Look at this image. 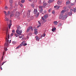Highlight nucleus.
I'll return each mask as SVG.
<instances>
[{"label":"nucleus","mask_w":76,"mask_h":76,"mask_svg":"<svg viewBox=\"0 0 76 76\" xmlns=\"http://www.w3.org/2000/svg\"><path fill=\"white\" fill-rule=\"evenodd\" d=\"M9 39V35H8L7 36V38H6V42L5 43V46L6 47V46L7 47H8L9 46V45L8 44L9 43V40L8 39Z\"/></svg>","instance_id":"1"},{"label":"nucleus","mask_w":76,"mask_h":76,"mask_svg":"<svg viewBox=\"0 0 76 76\" xmlns=\"http://www.w3.org/2000/svg\"><path fill=\"white\" fill-rule=\"evenodd\" d=\"M67 15L63 16V15L60 14L59 16V18L60 19H66L67 18Z\"/></svg>","instance_id":"2"},{"label":"nucleus","mask_w":76,"mask_h":76,"mask_svg":"<svg viewBox=\"0 0 76 76\" xmlns=\"http://www.w3.org/2000/svg\"><path fill=\"white\" fill-rule=\"evenodd\" d=\"M16 33L17 34H19V35H21L22 30H17L16 31Z\"/></svg>","instance_id":"3"},{"label":"nucleus","mask_w":76,"mask_h":76,"mask_svg":"<svg viewBox=\"0 0 76 76\" xmlns=\"http://www.w3.org/2000/svg\"><path fill=\"white\" fill-rule=\"evenodd\" d=\"M30 29H31L32 31H33L34 30V28H33L32 26H29L27 29V33L29 32Z\"/></svg>","instance_id":"4"},{"label":"nucleus","mask_w":76,"mask_h":76,"mask_svg":"<svg viewBox=\"0 0 76 76\" xmlns=\"http://www.w3.org/2000/svg\"><path fill=\"white\" fill-rule=\"evenodd\" d=\"M20 15V14L18 11H17L16 13V15L15 16V17L16 18H18L19 17V16Z\"/></svg>","instance_id":"5"},{"label":"nucleus","mask_w":76,"mask_h":76,"mask_svg":"<svg viewBox=\"0 0 76 76\" xmlns=\"http://www.w3.org/2000/svg\"><path fill=\"white\" fill-rule=\"evenodd\" d=\"M25 41H23L22 42V43L21 44H20V45H19L18 46V47H17L16 48V49H18V48H20V47H21V46H22L23 44L24 43H25Z\"/></svg>","instance_id":"6"},{"label":"nucleus","mask_w":76,"mask_h":76,"mask_svg":"<svg viewBox=\"0 0 76 76\" xmlns=\"http://www.w3.org/2000/svg\"><path fill=\"white\" fill-rule=\"evenodd\" d=\"M10 5V6H12L14 2L13 0H9Z\"/></svg>","instance_id":"7"},{"label":"nucleus","mask_w":76,"mask_h":76,"mask_svg":"<svg viewBox=\"0 0 76 76\" xmlns=\"http://www.w3.org/2000/svg\"><path fill=\"white\" fill-rule=\"evenodd\" d=\"M4 12L5 14V15H7V16L9 15L10 14V11H8L7 14V12L6 11H4Z\"/></svg>","instance_id":"8"},{"label":"nucleus","mask_w":76,"mask_h":76,"mask_svg":"<svg viewBox=\"0 0 76 76\" xmlns=\"http://www.w3.org/2000/svg\"><path fill=\"white\" fill-rule=\"evenodd\" d=\"M27 16L28 17V18H29L30 17V11H29V10L27 12Z\"/></svg>","instance_id":"9"},{"label":"nucleus","mask_w":76,"mask_h":76,"mask_svg":"<svg viewBox=\"0 0 76 76\" xmlns=\"http://www.w3.org/2000/svg\"><path fill=\"white\" fill-rule=\"evenodd\" d=\"M66 10H62L61 11V12L60 14L63 15L64 14L65 12H66Z\"/></svg>","instance_id":"10"},{"label":"nucleus","mask_w":76,"mask_h":76,"mask_svg":"<svg viewBox=\"0 0 76 76\" xmlns=\"http://www.w3.org/2000/svg\"><path fill=\"white\" fill-rule=\"evenodd\" d=\"M48 17V14L45 15L44 17L43 18H44V19H46Z\"/></svg>","instance_id":"11"},{"label":"nucleus","mask_w":76,"mask_h":76,"mask_svg":"<svg viewBox=\"0 0 76 76\" xmlns=\"http://www.w3.org/2000/svg\"><path fill=\"white\" fill-rule=\"evenodd\" d=\"M37 12V9H34V13L35 14H36Z\"/></svg>","instance_id":"12"},{"label":"nucleus","mask_w":76,"mask_h":76,"mask_svg":"<svg viewBox=\"0 0 76 76\" xmlns=\"http://www.w3.org/2000/svg\"><path fill=\"white\" fill-rule=\"evenodd\" d=\"M43 6H46L47 5V3L45 2V1H44L43 2Z\"/></svg>","instance_id":"13"},{"label":"nucleus","mask_w":76,"mask_h":76,"mask_svg":"<svg viewBox=\"0 0 76 76\" xmlns=\"http://www.w3.org/2000/svg\"><path fill=\"white\" fill-rule=\"evenodd\" d=\"M62 3L61 1H58L57 2V4L60 5Z\"/></svg>","instance_id":"14"},{"label":"nucleus","mask_w":76,"mask_h":76,"mask_svg":"<svg viewBox=\"0 0 76 76\" xmlns=\"http://www.w3.org/2000/svg\"><path fill=\"white\" fill-rule=\"evenodd\" d=\"M35 38L37 41H39L40 38H39L38 36H35Z\"/></svg>","instance_id":"15"},{"label":"nucleus","mask_w":76,"mask_h":76,"mask_svg":"<svg viewBox=\"0 0 76 76\" xmlns=\"http://www.w3.org/2000/svg\"><path fill=\"white\" fill-rule=\"evenodd\" d=\"M68 14L69 16H71L72 14V12H68Z\"/></svg>","instance_id":"16"},{"label":"nucleus","mask_w":76,"mask_h":76,"mask_svg":"<svg viewBox=\"0 0 76 76\" xmlns=\"http://www.w3.org/2000/svg\"><path fill=\"white\" fill-rule=\"evenodd\" d=\"M15 15V14L14 13H12V14H11L10 15V18H11V17H12L14 16Z\"/></svg>","instance_id":"17"},{"label":"nucleus","mask_w":76,"mask_h":76,"mask_svg":"<svg viewBox=\"0 0 76 76\" xmlns=\"http://www.w3.org/2000/svg\"><path fill=\"white\" fill-rule=\"evenodd\" d=\"M5 20L6 21L8 22L9 21V19L6 17L5 19Z\"/></svg>","instance_id":"18"},{"label":"nucleus","mask_w":76,"mask_h":76,"mask_svg":"<svg viewBox=\"0 0 76 76\" xmlns=\"http://www.w3.org/2000/svg\"><path fill=\"white\" fill-rule=\"evenodd\" d=\"M53 0H49V1H48V3H50L53 2Z\"/></svg>","instance_id":"19"},{"label":"nucleus","mask_w":76,"mask_h":76,"mask_svg":"<svg viewBox=\"0 0 76 76\" xmlns=\"http://www.w3.org/2000/svg\"><path fill=\"white\" fill-rule=\"evenodd\" d=\"M31 7L32 8H34L35 6V4L33 3H32L31 4Z\"/></svg>","instance_id":"20"},{"label":"nucleus","mask_w":76,"mask_h":76,"mask_svg":"<svg viewBox=\"0 0 76 76\" xmlns=\"http://www.w3.org/2000/svg\"><path fill=\"white\" fill-rule=\"evenodd\" d=\"M10 7H11L10 8V10H11L12 9H13V5H12V6H10Z\"/></svg>","instance_id":"21"},{"label":"nucleus","mask_w":76,"mask_h":76,"mask_svg":"<svg viewBox=\"0 0 76 76\" xmlns=\"http://www.w3.org/2000/svg\"><path fill=\"white\" fill-rule=\"evenodd\" d=\"M70 3V1H67L66 2V5L69 4Z\"/></svg>","instance_id":"22"},{"label":"nucleus","mask_w":76,"mask_h":76,"mask_svg":"<svg viewBox=\"0 0 76 76\" xmlns=\"http://www.w3.org/2000/svg\"><path fill=\"white\" fill-rule=\"evenodd\" d=\"M12 25V23H10L8 25V28H9L10 29L11 28V26Z\"/></svg>","instance_id":"23"},{"label":"nucleus","mask_w":76,"mask_h":76,"mask_svg":"<svg viewBox=\"0 0 76 76\" xmlns=\"http://www.w3.org/2000/svg\"><path fill=\"white\" fill-rule=\"evenodd\" d=\"M39 12H38V13H37V14L36 15H35V16L36 18L38 17V16L39 15Z\"/></svg>","instance_id":"24"},{"label":"nucleus","mask_w":76,"mask_h":76,"mask_svg":"<svg viewBox=\"0 0 76 76\" xmlns=\"http://www.w3.org/2000/svg\"><path fill=\"white\" fill-rule=\"evenodd\" d=\"M17 30L18 31L20 30V26H19L18 27Z\"/></svg>","instance_id":"25"},{"label":"nucleus","mask_w":76,"mask_h":76,"mask_svg":"<svg viewBox=\"0 0 76 76\" xmlns=\"http://www.w3.org/2000/svg\"><path fill=\"white\" fill-rule=\"evenodd\" d=\"M42 20H43V21H44L43 22H44L45 23V22H46V20H45V19H44V18H43V17H42Z\"/></svg>","instance_id":"26"},{"label":"nucleus","mask_w":76,"mask_h":76,"mask_svg":"<svg viewBox=\"0 0 76 76\" xmlns=\"http://www.w3.org/2000/svg\"><path fill=\"white\" fill-rule=\"evenodd\" d=\"M54 23L55 25H56L58 23V22L56 21H54Z\"/></svg>","instance_id":"27"},{"label":"nucleus","mask_w":76,"mask_h":76,"mask_svg":"<svg viewBox=\"0 0 76 76\" xmlns=\"http://www.w3.org/2000/svg\"><path fill=\"white\" fill-rule=\"evenodd\" d=\"M43 7V6H40L39 7V9H42Z\"/></svg>","instance_id":"28"},{"label":"nucleus","mask_w":76,"mask_h":76,"mask_svg":"<svg viewBox=\"0 0 76 76\" xmlns=\"http://www.w3.org/2000/svg\"><path fill=\"white\" fill-rule=\"evenodd\" d=\"M39 11L40 12H42V11H43V9H40L39 10Z\"/></svg>","instance_id":"29"},{"label":"nucleus","mask_w":76,"mask_h":76,"mask_svg":"<svg viewBox=\"0 0 76 76\" xmlns=\"http://www.w3.org/2000/svg\"><path fill=\"white\" fill-rule=\"evenodd\" d=\"M56 30V28L55 27H54L53 28L52 31H54Z\"/></svg>","instance_id":"30"},{"label":"nucleus","mask_w":76,"mask_h":76,"mask_svg":"<svg viewBox=\"0 0 76 76\" xmlns=\"http://www.w3.org/2000/svg\"><path fill=\"white\" fill-rule=\"evenodd\" d=\"M25 2V0H21V2L22 3H24Z\"/></svg>","instance_id":"31"},{"label":"nucleus","mask_w":76,"mask_h":76,"mask_svg":"<svg viewBox=\"0 0 76 76\" xmlns=\"http://www.w3.org/2000/svg\"><path fill=\"white\" fill-rule=\"evenodd\" d=\"M38 33V32L37 31H34V33H35V34H36V35H37V34Z\"/></svg>","instance_id":"32"},{"label":"nucleus","mask_w":76,"mask_h":76,"mask_svg":"<svg viewBox=\"0 0 76 76\" xmlns=\"http://www.w3.org/2000/svg\"><path fill=\"white\" fill-rule=\"evenodd\" d=\"M12 43L13 44H15L16 43V41H13L12 42Z\"/></svg>","instance_id":"33"},{"label":"nucleus","mask_w":76,"mask_h":76,"mask_svg":"<svg viewBox=\"0 0 76 76\" xmlns=\"http://www.w3.org/2000/svg\"><path fill=\"white\" fill-rule=\"evenodd\" d=\"M74 12H76V8H75L74 9Z\"/></svg>","instance_id":"34"},{"label":"nucleus","mask_w":76,"mask_h":76,"mask_svg":"<svg viewBox=\"0 0 76 76\" xmlns=\"http://www.w3.org/2000/svg\"><path fill=\"white\" fill-rule=\"evenodd\" d=\"M5 9L6 10H7L8 9V8L7 7V6H6L5 7Z\"/></svg>","instance_id":"35"},{"label":"nucleus","mask_w":76,"mask_h":76,"mask_svg":"<svg viewBox=\"0 0 76 76\" xmlns=\"http://www.w3.org/2000/svg\"><path fill=\"white\" fill-rule=\"evenodd\" d=\"M4 48V50L5 51H7V48L6 47H5Z\"/></svg>","instance_id":"36"},{"label":"nucleus","mask_w":76,"mask_h":76,"mask_svg":"<svg viewBox=\"0 0 76 76\" xmlns=\"http://www.w3.org/2000/svg\"><path fill=\"white\" fill-rule=\"evenodd\" d=\"M52 13L53 14H54L55 13V11L54 10H53V11L52 12Z\"/></svg>","instance_id":"37"},{"label":"nucleus","mask_w":76,"mask_h":76,"mask_svg":"<svg viewBox=\"0 0 76 76\" xmlns=\"http://www.w3.org/2000/svg\"><path fill=\"white\" fill-rule=\"evenodd\" d=\"M60 7V6H58V5H57L56 9H58Z\"/></svg>","instance_id":"38"},{"label":"nucleus","mask_w":76,"mask_h":76,"mask_svg":"<svg viewBox=\"0 0 76 76\" xmlns=\"http://www.w3.org/2000/svg\"><path fill=\"white\" fill-rule=\"evenodd\" d=\"M20 6L21 7H23V6L22 4H20Z\"/></svg>","instance_id":"39"},{"label":"nucleus","mask_w":76,"mask_h":76,"mask_svg":"<svg viewBox=\"0 0 76 76\" xmlns=\"http://www.w3.org/2000/svg\"><path fill=\"white\" fill-rule=\"evenodd\" d=\"M15 35L16 37H18V35L17 34H15Z\"/></svg>","instance_id":"40"},{"label":"nucleus","mask_w":76,"mask_h":76,"mask_svg":"<svg viewBox=\"0 0 76 76\" xmlns=\"http://www.w3.org/2000/svg\"><path fill=\"white\" fill-rule=\"evenodd\" d=\"M75 4V3H72L71 4V6H74Z\"/></svg>","instance_id":"41"},{"label":"nucleus","mask_w":76,"mask_h":76,"mask_svg":"<svg viewBox=\"0 0 76 76\" xmlns=\"http://www.w3.org/2000/svg\"><path fill=\"white\" fill-rule=\"evenodd\" d=\"M12 33H15V30H13L12 31Z\"/></svg>","instance_id":"42"},{"label":"nucleus","mask_w":76,"mask_h":76,"mask_svg":"<svg viewBox=\"0 0 76 76\" xmlns=\"http://www.w3.org/2000/svg\"><path fill=\"white\" fill-rule=\"evenodd\" d=\"M61 25H62V24L61 23H59V26H61Z\"/></svg>","instance_id":"43"},{"label":"nucleus","mask_w":76,"mask_h":76,"mask_svg":"<svg viewBox=\"0 0 76 76\" xmlns=\"http://www.w3.org/2000/svg\"><path fill=\"white\" fill-rule=\"evenodd\" d=\"M25 42L23 44H23V46H26V45H27V44L26 43L25 44V43L26 42L25 41Z\"/></svg>","instance_id":"44"},{"label":"nucleus","mask_w":76,"mask_h":76,"mask_svg":"<svg viewBox=\"0 0 76 76\" xmlns=\"http://www.w3.org/2000/svg\"><path fill=\"white\" fill-rule=\"evenodd\" d=\"M18 4H15V6L16 7H18Z\"/></svg>","instance_id":"45"},{"label":"nucleus","mask_w":76,"mask_h":76,"mask_svg":"<svg viewBox=\"0 0 76 76\" xmlns=\"http://www.w3.org/2000/svg\"><path fill=\"white\" fill-rule=\"evenodd\" d=\"M73 11V10L72 9H71L70 10V12H72Z\"/></svg>","instance_id":"46"},{"label":"nucleus","mask_w":76,"mask_h":76,"mask_svg":"<svg viewBox=\"0 0 76 76\" xmlns=\"http://www.w3.org/2000/svg\"><path fill=\"white\" fill-rule=\"evenodd\" d=\"M13 33H11V36H13Z\"/></svg>","instance_id":"47"},{"label":"nucleus","mask_w":76,"mask_h":76,"mask_svg":"<svg viewBox=\"0 0 76 76\" xmlns=\"http://www.w3.org/2000/svg\"><path fill=\"white\" fill-rule=\"evenodd\" d=\"M46 10H45L44 11V13H45L46 12Z\"/></svg>","instance_id":"48"},{"label":"nucleus","mask_w":76,"mask_h":76,"mask_svg":"<svg viewBox=\"0 0 76 76\" xmlns=\"http://www.w3.org/2000/svg\"><path fill=\"white\" fill-rule=\"evenodd\" d=\"M57 5H56V6H54V8H57Z\"/></svg>","instance_id":"49"},{"label":"nucleus","mask_w":76,"mask_h":76,"mask_svg":"<svg viewBox=\"0 0 76 76\" xmlns=\"http://www.w3.org/2000/svg\"><path fill=\"white\" fill-rule=\"evenodd\" d=\"M41 26V25H39V26H37V28H39L40 26Z\"/></svg>","instance_id":"50"},{"label":"nucleus","mask_w":76,"mask_h":76,"mask_svg":"<svg viewBox=\"0 0 76 76\" xmlns=\"http://www.w3.org/2000/svg\"><path fill=\"white\" fill-rule=\"evenodd\" d=\"M45 34H44L43 35V37H45Z\"/></svg>","instance_id":"51"},{"label":"nucleus","mask_w":76,"mask_h":76,"mask_svg":"<svg viewBox=\"0 0 76 76\" xmlns=\"http://www.w3.org/2000/svg\"><path fill=\"white\" fill-rule=\"evenodd\" d=\"M38 23L39 24H40V25H41V23L40 21H38Z\"/></svg>","instance_id":"52"},{"label":"nucleus","mask_w":76,"mask_h":76,"mask_svg":"<svg viewBox=\"0 0 76 76\" xmlns=\"http://www.w3.org/2000/svg\"><path fill=\"white\" fill-rule=\"evenodd\" d=\"M40 4H42V3L41 2V0H40Z\"/></svg>","instance_id":"53"},{"label":"nucleus","mask_w":76,"mask_h":76,"mask_svg":"<svg viewBox=\"0 0 76 76\" xmlns=\"http://www.w3.org/2000/svg\"><path fill=\"white\" fill-rule=\"evenodd\" d=\"M19 38H22V36H19Z\"/></svg>","instance_id":"54"},{"label":"nucleus","mask_w":76,"mask_h":76,"mask_svg":"<svg viewBox=\"0 0 76 76\" xmlns=\"http://www.w3.org/2000/svg\"><path fill=\"white\" fill-rule=\"evenodd\" d=\"M37 0H36L35 1H34V2H35V3H36L37 2Z\"/></svg>","instance_id":"55"},{"label":"nucleus","mask_w":76,"mask_h":76,"mask_svg":"<svg viewBox=\"0 0 76 76\" xmlns=\"http://www.w3.org/2000/svg\"><path fill=\"white\" fill-rule=\"evenodd\" d=\"M51 11V10L50 9L48 10L49 12H50Z\"/></svg>","instance_id":"56"},{"label":"nucleus","mask_w":76,"mask_h":76,"mask_svg":"<svg viewBox=\"0 0 76 76\" xmlns=\"http://www.w3.org/2000/svg\"><path fill=\"white\" fill-rule=\"evenodd\" d=\"M11 42V40H10V41H9V43H10Z\"/></svg>","instance_id":"57"},{"label":"nucleus","mask_w":76,"mask_h":76,"mask_svg":"<svg viewBox=\"0 0 76 76\" xmlns=\"http://www.w3.org/2000/svg\"><path fill=\"white\" fill-rule=\"evenodd\" d=\"M29 1H30V2H31V1H32L31 0H28Z\"/></svg>","instance_id":"58"},{"label":"nucleus","mask_w":76,"mask_h":76,"mask_svg":"<svg viewBox=\"0 0 76 76\" xmlns=\"http://www.w3.org/2000/svg\"><path fill=\"white\" fill-rule=\"evenodd\" d=\"M6 61H4V62H3V63H4H4H6Z\"/></svg>","instance_id":"59"},{"label":"nucleus","mask_w":76,"mask_h":76,"mask_svg":"<svg viewBox=\"0 0 76 76\" xmlns=\"http://www.w3.org/2000/svg\"><path fill=\"white\" fill-rule=\"evenodd\" d=\"M34 31H37V29H34Z\"/></svg>","instance_id":"60"},{"label":"nucleus","mask_w":76,"mask_h":76,"mask_svg":"<svg viewBox=\"0 0 76 76\" xmlns=\"http://www.w3.org/2000/svg\"><path fill=\"white\" fill-rule=\"evenodd\" d=\"M4 63H2V65L1 66H2V65H3V64H4Z\"/></svg>","instance_id":"61"},{"label":"nucleus","mask_w":76,"mask_h":76,"mask_svg":"<svg viewBox=\"0 0 76 76\" xmlns=\"http://www.w3.org/2000/svg\"><path fill=\"white\" fill-rule=\"evenodd\" d=\"M0 69H1V70L2 69V68L1 67H0Z\"/></svg>","instance_id":"62"},{"label":"nucleus","mask_w":76,"mask_h":76,"mask_svg":"<svg viewBox=\"0 0 76 76\" xmlns=\"http://www.w3.org/2000/svg\"><path fill=\"white\" fill-rule=\"evenodd\" d=\"M65 7H64V9H65Z\"/></svg>","instance_id":"63"},{"label":"nucleus","mask_w":76,"mask_h":76,"mask_svg":"<svg viewBox=\"0 0 76 76\" xmlns=\"http://www.w3.org/2000/svg\"><path fill=\"white\" fill-rule=\"evenodd\" d=\"M75 2L76 3V0H75Z\"/></svg>","instance_id":"64"}]
</instances>
